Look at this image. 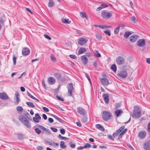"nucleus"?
I'll return each mask as SVG.
<instances>
[{
	"label": "nucleus",
	"mask_w": 150,
	"mask_h": 150,
	"mask_svg": "<svg viewBox=\"0 0 150 150\" xmlns=\"http://www.w3.org/2000/svg\"><path fill=\"white\" fill-rule=\"evenodd\" d=\"M18 118L20 121L26 127L28 128L31 127L30 122L22 115L19 116Z\"/></svg>",
	"instance_id": "obj_1"
},
{
	"label": "nucleus",
	"mask_w": 150,
	"mask_h": 150,
	"mask_svg": "<svg viewBox=\"0 0 150 150\" xmlns=\"http://www.w3.org/2000/svg\"><path fill=\"white\" fill-rule=\"evenodd\" d=\"M112 117L111 113L108 111H104L103 112L102 118L104 121H107Z\"/></svg>",
	"instance_id": "obj_2"
},
{
	"label": "nucleus",
	"mask_w": 150,
	"mask_h": 150,
	"mask_svg": "<svg viewBox=\"0 0 150 150\" xmlns=\"http://www.w3.org/2000/svg\"><path fill=\"white\" fill-rule=\"evenodd\" d=\"M101 16L105 19H109L112 16V13L111 12L106 11H103L101 13Z\"/></svg>",
	"instance_id": "obj_3"
},
{
	"label": "nucleus",
	"mask_w": 150,
	"mask_h": 150,
	"mask_svg": "<svg viewBox=\"0 0 150 150\" xmlns=\"http://www.w3.org/2000/svg\"><path fill=\"white\" fill-rule=\"evenodd\" d=\"M67 88L68 92L67 94L69 96H71L72 92L74 90V88L73 87V84L72 83H70L68 84Z\"/></svg>",
	"instance_id": "obj_4"
},
{
	"label": "nucleus",
	"mask_w": 150,
	"mask_h": 150,
	"mask_svg": "<svg viewBox=\"0 0 150 150\" xmlns=\"http://www.w3.org/2000/svg\"><path fill=\"white\" fill-rule=\"evenodd\" d=\"M117 75L122 79L126 78L127 75V71L125 70H122L117 73Z\"/></svg>",
	"instance_id": "obj_5"
},
{
	"label": "nucleus",
	"mask_w": 150,
	"mask_h": 150,
	"mask_svg": "<svg viewBox=\"0 0 150 150\" xmlns=\"http://www.w3.org/2000/svg\"><path fill=\"white\" fill-rule=\"evenodd\" d=\"M141 112L139 110H134L133 112L132 117L134 118H139L141 116Z\"/></svg>",
	"instance_id": "obj_6"
},
{
	"label": "nucleus",
	"mask_w": 150,
	"mask_h": 150,
	"mask_svg": "<svg viewBox=\"0 0 150 150\" xmlns=\"http://www.w3.org/2000/svg\"><path fill=\"white\" fill-rule=\"evenodd\" d=\"M125 61V59L122 56H119L117 57L116 59V62L119 65H121L123 64Z\"/></svg>",
	"instance_id": "obj_7"
},
{
	"label": "nucleus",
	"mask_w": 150,
	"mask_h": 150,
	"mask_svg": "<svg viewBox=\"0 0 150 150\" xmlns=\"http://www.w3.org/2000/svg\"><path fill=\"white\" fill-rule=\"evenodd\" d=\"M87 40L85 38L81 37L79 38L78 39V44L82 46L86 43L87 42Z\"/></svg>",
	"instance_id": "obj_8"
},
{
	"label": "nucleus",
	"mask_w": 150,
	"mask_h": 150,
	"mask_svg": "<svg viewBox=\"0 0 150 150\" xmlns=\"http://www.w3.org/2000/svg\"><path fill=\"white\" fill-rule=\"evenodd\" d=\"M15 98H14V103L16 104H18L19 103L20 99H19V94L18 92H16L15 95Z\"/></svg>",
	"instance_id": "obj_9"
},
{
	"label": "nucleus",
	"mask_w": 150,
	"mask_h": 150,
	"mask_svg": "<svg viewBox=\"0 0 150 150\" xmlns=\"http://www.w3.org/2000/svg\"><path fill=\"white\" fill-rule=\"evenodd\" d=\"M137 45L139 47H143L145 45V42L144 39H139L137 42Z\"/></svg>",
	"instance_id": "obj_10"
},
{
	"label": "nucleus",
	"mask_w": 150,
	"mask_h": 150,
	"mask_svg": "<svg viewBox=\"0 0 150 150\" xmlns=\"http://www.w3.org/2000/svg\"><path fill=\"white\" fill-rule=\"evenodd\" d=\"M101 83L104 86H107L108 85L109 81L106 78L100 79Z\"/></svg>",
	"instance_id": "obj_11"
},
{
	"label": "nucleus",
	"mask_w": 150,
	"mask_h": 150,
	"mask_svg": "<svg viewBox=\"0 0 150 150\" xmlns=\"http://www.w3.org/2000/svg\"><path fill=\"white\" fill-rule=\"evenodd\" d=\"M144 148L145 150H150V141H147L144 143Z\"/></svg>",
	"instance_id": "obj_12"
},
{
	"label": "nucleus",
	"mask_w": 150,
	"mask_h": 150,
	"mask_svg": "<svg viewBox=\"0 0 150 150\" xmlns=\"http://www.w3.org/2000/svg\"><path fill=\"white\" fill-rule=\"evenodd\" d=\"M77 111L80 115H84L86 113L85 110L83 108L80 107H78L77 108Z\"/></svg>",
	"instance_id": "obj_13"
},
{
	"label": "nucleus",
	"mask_w": 150,
	"mask_h": 150,
	"mask_svg": "<svg viewBox=\"0 0 150 150\" xmlns=\"http://www.w3.org/2000/svg\"><path fill=\"white\" fill-rule=\"evenodd\" d=\"M47 81L50 85L54 84L56 81L55 79L53 77H49L47 79Z\"/></svg>",
	"instance_id": "obj_14"
},
{
	"label": "nucleus",
	"mask_w": 150,
	"mask_h": 150,
	"mask_svg": "<svg viewBox=\"0 0 150 150\" xmlns=\"http://www.w3.org/2000/svg\"><path fill=\"white\" fill-rule=\"evenodd\" d=\"M103 98L105 102L107 104L109 102V94H104L103 95Z\"/></svg>",
	"instance_id": "obj_15"
},
{
	"label": "nucleus",
	"mask_w": 150,
	"mask_h": 150,
	"mask_svg": "<svg viewBox=\"0 0 150 150\" xmlns=\"http://www.w3.org/2000/svg\"><path fill=\"white\" fill-rule=\"evenodd\" d=\"M0 98L4 100H7L8 99V97L5 93H0Z\"/></svg>",
	"instance_id": "obj_16"
},
{
	"label": "nucleus",
	"mask_w": 150,
	"mask_h": 150,
	"mask_svg": "<svg viewBox=\"0 0 150 150\" xmlns=\"http://www.w3.org/2000/svg\"><path fill=\"white\" fill-rule=\"evenodd\" d=\"M138 38V36L137 35H134L131 36L129 38V40L132 42H135Z\"/></svg>",
	"instance_id": "obj_17"
},
{
	"label": "nucleus",
	"mask_w": 150,
	"mask_h": 150,
	"mask_svg": "<svg viewBox=\"0 0 150 150\" xmlns=\"http://www.w3.org/2000/svg\"><path fill=\"white\" fill-rule=\"evenodd\" d=\"M30 51L29 49L26 48L23 49L22 51V54L24 56H26L29 54Z\"/></svg>",
	"instance_id": "obj_18"
},
{
	"label": "nucleus",
	"mask_w": 150,
	"mask_h": 150,
	"mask_svg": "<svg viewBox=\"0 0 150 150\" xmlns=\"http://www.w3.org/2000/svg\"><path fill=\"white\" fill-rule=\"evenodd\" d=\"M146 135V133L144 131H141L138 134L139 137L142 139H144Z\"/></svg>",
	"instance_id": "obj_19"
},
{
	"label": "nucleus",
	"mask_w": 150,
	"mask_h": 150,
	"mask_svg": "<svg viewBox=\"0 0 150 150\" xmlns=\"http://www.w3.org/2000/svg\"><path fill=\"white\" fill-rule=\"evenodd\" d=\"M35 117H33L34 121L36 122H39V120H40L41 117L38 114H36L35 115Z\"/></svg>",
	"instance_id": "obj_20"
},
{
	"label": "nucleus",
	"mask_w": 150,
	"mask_h": 150,
	"mask_svg": "<svg viewBox=\"0 0 150 150\" xmlns=\"http://www.w3.org/2000/svg\"><path fill=\"white\" fill-rule=\"evenodd\" d=\"M81 59L83 61V63L86 64L88 62V59L85 55H83L81 57Z\"/></svg>",
	"instance_id": "obj_21"
},
{
	"label": "nucleus",
	"mask_w": 150,
	"mask_h": 150,
	"mask_svg": "<svg viewBox=\"0 0 150 150\" xmlns=\"http://www.w3.org/2000/svg\"><path fill=\"white\" fill-rule=\"evenodd\" d=\"M86 51V49L85 48H81L79 50L78 53L80 54L85 52Z\"/></svg>",
	"instance_id": "obj_22"
},
{
	"label": "nucleus",
	"mask_w": 150,
	"mask_h": 150,
	"mask_svg": "<svg viewBox=\"0 0 150 150\" xmlns=\"http://www.w3.org/2000/svg\"><path fill=\"white\" fill-rule=\"evenodd\" d=\"M115 114L116 116L117 117H118L120 116V114H122L123 112L122 110H118L115 111Z\"/></svg>",
	"instance_id": "obj_23"
},
{
	"label": "nucleus",
	"mask_w": 150,
	"mask_h": 150,
	"mask_svg": "<svg viewBox=\"0 0 150 150\" xmlns=\"http://www.w3.org/2000/svg\"><path fill=\"white\" fill-rule=\"evenodd\" d=\"M96 127L99 130L102 131H104V128L100 124H97L96 125Z\"/></svg>",
	"instance_id": "obj_24"
},
{
	"label": "nucleus",
	"mask_w": 150,
	"mask_h": 150,
	"mask_svg": "<svg viewBox=\"0 0 150 150\" xmlns=\"http://www.w3.org/2000/svg\"><path fill=\"white\" fill-rule=\"evenodd\" d=\"M60 147L61 148L64 149L66 147V146L64 142L61 141L60 143Z\"/></svg>",
	"instance_id": "obj_25"
},
{
	"label": "nucleus",
	"mask_w": 150,
	"mask_h": 150,
	"mask_svg": "<svg viewBox=\"0 0 150 150\" xmlns=\"http://www.w3.org/2000/svg\"><path fill=\"white\" fill-rule=\"evenodd\" d=\"M131 33L129 31L126 32L124 35V37L126 38H127L131 34Z\"/></svg>",
	"instance_id": "obj_26"
},
{
	"label": "nucleus",
	"mask_w": 150,
	"mask_h": 150,
	"mask_svg": "<svg viewBox=\"0 0 150 150\" xmlns=\"http://www.w3.org/2000/svg\"><path fill=\"white\" fill-rule=\"evenodd\" d=\"M26 104L30 107L34 108L35 107V105L32 103L27 102L26 103Z\"/></svg>",
	"instance_id": "obj_27"
},
{
	"label": "nucleus",
	"mask_w": 150,
	"mask_h": 150,
	"mask_svg": "<svg viewBox=\"0 0 150 150\" xmlns=\"http://www.w3.org/2000/svg\"><path fill=\"white\" fill-rule=\"evenodd\" d=\"M58 137L60 139L64 140H68L69 139V138L65 137H63L60 134H59L58 136Z\"/></svg>",
	"instance_id": "obj_28"
},
{
	"label": "nucleus",
	"mask_w": 150,
	"mask_h": 150,
	"mask_svg": "<svg viewBox=\"0 0 150 150\" xmlns=\"http://www.w3.org/2000/svg\"><path fill=\"white\" fill-rule=\"evenodd\" d=\"M111 69L114 72L116 71L117 69L116 67L115 64H113L111 66Z\"/></svg>",
	"instance_id": "obj_29"
},
{
	"label": "nucleus",
	"mask_w": 150,
	"mask_h": 150,
	"mask_svg": "<svg viewBox=\"0 0 150 150\" xmlns=\"http://www.w3.org/2000/svg\"><path fill=\"white\" fill-rule=\"evenodd\" d=\"M54 3L52 0H49L48 3V6L50 7H51L54 6Z\"/></svg>",
	"instance_id": "obj_30"
},
{
	"label": "nucleus",
	"mask_w": 150,
	"mask_h": 150,
	"mask_svg": "<svg viewBox=\"0 0 150 150\" xmlns=\"http://www.w3.org/2000/svg\"><path fill=\"white\" fill-rule=\"evenodd\" d=\"M107 6H105L104 4H101L99 7L97 9V11H99L101 9L105 8Z\"/></svg>",
	"instance_id": "obj_31"
},
{
	"label": "nucleus",
	"mask_w": 150,
	"mask_h": 150,
	"mask_svg": "<svg viewBox=\"0 0 150 150\" xmlns=\"http://www.w3.org/2000/svg\"><path fill=\"white\" fill-rule=\"evenodd\" d=\"M62 22L64 23L69 24L70 23V22L69 21V19H63L62 20Z\"/></svg>",
	"instance_id": "obj_32"
},
{
	"label": "nucleus",
	"mask_w": 150,
	"mask_h": 150,
	"mask_svg": "<svg viewBox=\"0 0 150 150\" xmlns=\"http://www.w3.org/2000/svg\"><path fill=\"white\" fill-rule=\"evenodd\" d=\"M94 54L97 57H101L100 54L97 51H95V52H94Z\"/></svg>",
	"instance_id": "obj_33"
},
{
	"label": "nucleus",
	"mask_w": 150,
	"mask_h": 150,
	"mask_svg": "<svg viewBox=\"0 0 150 150\" xmlns=\"http://www.w3.org/2000/svg\"><path fill=\"white\" fill-rule=\"evenodd\" d=\"M18 112H22L23 111V108L21 106H18L16 108Z\"/></svg>",
	"instance_id": "obj_34"
},
{
	"label": "nucleus",
	"mask_w": 150,
	"mask_h": 150,
	"mask_svg": "<svg viewBox=\"0 0 150 150\" xmlns=\"http://www.w3.org/2000/svg\"><path fill=\"white\" fill-rule=\"evenodd\" d=\"M80 13L82 17L86 18H87V17L86 16L85 13L83 12H80Z\"/></svg>",
	"instance_id": "obj_35"
},
{
	"label": "nucleus",
	"mask_w": 150,
	"mask_h": 150,
	"mask_svg": "<svg viewBox=\"0 0 150 150\" xmlns=\"http://www.w3.org/2000/svg\"><path fill=\"white\" fill-rule=\"evenodd\" d=\"M119 26L116 28L114 30V33L115 34H117L118 33L119 31Z\"/></svg>",
	"instance_id": "obj_36"
},
{
	"label": "nucleus",
	"mask_w": 150,
	"mask_h": 150,
	"mask_svg": "<svg viewBox=\"0 0 150 150\" xmlns=\"http://www.w3.org/2000/svg\"><path fill=\"white\" fill-rule=\"evenodd\" d=\"M120 131H119V130H117L115 133H114L113 134V137H115V135L116 136H118V135H119V134H120Z\"/></svg>",
	"instance_id": "obj_37"
},
{
	"label": "nucleus",
	"mask_w": 150,
	"mask_h": 150,
	"mask_svg": "<svg viewBox=\"0 0 150 150\" xmlns=\"http://www.w3.org/2000/svg\"><path fill=\"white\" fill-rule=\"evenodd\" d=\"M93 26L96 27H98L99 28H100L102 29H104L105 28H107V27L106 26H103L102 25H93Z\"/></svg>",
	"instance_id": "obj_38"
},
{
	"label": "nucleus",
	"mask_w": 150,
	"mask_h": 150,
	"mask_svg": "<svg viewBox=\"0 0 150 150\" xmlns=\"http://www.w3.org/2000/svg\"><path fill=\"white\" fill-rule=\"evenodd\" d=\"M81 121L83 123L86 122L87 121V118L86 117H84L81 120Z\"/></svg>",
	"instance_id": "obj_39"
},
{
	"label": "nucleus",
	"mask_w": 150,
	"mask_h": 150,
	"mask_svg": "<svg viewBox=\"0 0 150 150\" xmlns=\"http://www.w3.org/2000/svg\"><path fill=\"white\" fill-rule=\"evenodd\" d=\"M46 143L50 145H52L53 144H54V142L53 141H46Z\"/></svg>",
	"instance_id": "obj_40"
},
{
	"label": "nucleus",
	"mask_w": 150,
	"mask_h": 150,
	"mask_svg": "<svg viewBox=\"0 0 150 150\" xmlns=\"http://www.w3.org/2000/svg\"><path fill=\"white\" fill-rule=\"evenodd\" d=\"M84 148H90L91 147V145L90 144L88 143H86L85 144V145H84Z\"/></svg>",
	"instance_id": "obj_41"
},
{
	"label": "nucleus",
	"mask_w": 150,
	"mask_h": 150,
	"mask_svg": "<svg viewBox=\"0 0 150 150\" xmlns=\"http://www.w3.org/2000/svg\"><path fill=\"white\" fill-rule=\"evenodd\" d=\"M118 26L120 28L121 30H122L124 29V28L126 26L123 24H120Z\"/></svg>",
	"instance_id": "obj_42"
},
{
	"label": "nucleus",
	"mask_w": 150,
	"mask_h": 150,
	"mask_svg": "<svg viewBox=\"0 0 150 150\" xmlns=\"http://www.w3.org/2000/svg\"><path fill=\"white\" fill-rule=\"evenodd\" d=\"M35 132L38 134H39L41 132V131L38 128H36L35 129Z\"/></svg>",
	"instance_id": "obj_43"
},
{
	"label": "nucleus",
	"mask_w": 150,
	"mask_h": 150,
	"mask_svg": "<svg viewBox=\"0 0 150 150\" xmlns=\"http://www.w3.org/2000/svg\"><path fill=\"white\" fill-rule=\"evenodd\" d=\"M55 77L58 79H59L61 77L60 74L59 73H56L55 74Z\"/></svg>",
	"instance_id": "obj_44"
},
{
	"label": "nucleus",
	"mask_w": 150,
	"mask_h": 150,
	"mask_svg": "<svg viewBox=\"0 0 150 150\" xmlns=\"http://www.w3.org/2000/svg\"><path fill=\"white\" fill-rule=\"evenodd\" d=\"M96 36L97 39L98 40H100L102 38V37L98 34H96Z\"/></svg>",
	"instance_id": "obj_45"
},
{
	"label": "nucleus",
	"mask_w": 150,
	"mask_h": 150,
	"mask_svg": "<svg viewBox=\"0 0 150 150\" xmlns=\"http://www.w3.org/2000/svg\"><path fill=\"white\" fill-rule=\"evenodd\" d=\"M104 32L105 33L107 34L108 36H110V35L111 34H110V30H105L104 31Z\"/></svg>",
	"instance_id": "obj_46"
},
{
	"label": "nucleus",
	"mask_w": 150,
	"mask_h": 150,
	"mask_svg": "<svg viewBox=\"0 0 150 150\" xmlns=\"http://www.w3.org/2000/svg\"><path fill=\"white\" fill-rule=\"evenodd\" d=\"M13 64L15 65L16 63V58L14 55H13Z\"/></svg>",
	"instance_id": "obj_47"
},
{
	"label": "nucleus",
	"mask_w": 150,
	"mask_h": 150,
	"mask_svg": "<svg viewBox=\"0 0 150 150\" xmlns=\"http://www.w3.org/2000/svg\"><path fill=\"white\" fill-rule=\"evenodd\" d=\"M54 117L56 120H58L59 122H61V123L62 122V119H61L59 118V117H57V116H54Z\"/></svg>",
	"instance_id": "obj_48"
},
{
	"label": "nucleus",
	"mask_w": 150,
	"mask_h": 150,
	"mask_svg": "<svg viewBox=\"0 0 150 150\" xmlns=\"http://www.w3.org/2000/svg\"><path fill=\"white\" fill-rule=\"evenodd\" d=\"M69 144L71 147L72 148H74L76 146V145L75 144H73L72 143H70Z\"/></svg>",
	"instance_id": "obj_49"
},
{
	"label": "nucleus",
	"mask_w": 150,
	"mask_h": 150,
	"mask_svg": "<svg viewBox=\"0 0 150 150\" xmlns=\"http://www.w3.org/2000/svg\"><path fill=\"white\" fill-rule=\"evenodd\" d=\"M60 133L62 134H64L65 133V130L63 128H61L60 129Z\"/></svg>",
	"instance_id": "obj_50"
},
{
	"label": "nucleus",
	"mask_w": 150,
	"mask_h": 150,
	"mask_svg": "<svg viewBox=\"0 0 150 150\" xmlns=\"http://www.w3.org/2000/svg\"><path fill=\"white\" fill-rule=\"evenodd\" d=\"M44 36L45 38L49 40H50L51 39V38L50 37L46 34H44Z\"/></svg>",
	"instance_id": "obj_51"
},
{
	"label": "nucleus",
	"mask_w": 150,
	"mask_h": 150,
	"mask_svg": "<svg viewBox=\"0 0 150 150\" xmlns=\"http://www.w3.org/2000/svg\"><path fill=\"white\" fill-rule=\"evenodd\" d=\"M50 57L51 59L54 62H55L56 61V59L52 54L50 56Z\"/></svg>",
	"instance_id": "obj_52"
},
{
	"label": "nucleus",
	"mask_w": 150,
	"mask_h": 150,
	"mask_svg": "<svg viewBox=\"0 0 150 150\" xmlns=\"http://www.w3.org/2000/svg\"><path fill=\"white\" fill-rule=\"evenodd\" d=\"M50 129L52 130L54 132H56L57 131V129L54 127H51L50 128Z\"/></svg>",
	"instance_id": "obj_53"
},
{
	"label": "nucleus",
	"mask_w": 150,
	"mask_h": 150,
	"mask_svg": "<svg viewBox=\"0 0 150 150\" xmlns=\"http://www.w3.org/2000/svg\"><path fill=\"white\" fill-rule=\"evenodd\" d=\"M42 109L46 112H47L49 111V109L46 107H42Z\"/></svg>",
	"instance_id": "obj_54"
},
{
	"label": "nucleus",
	"mask_w": 150,
	"mask_h": 150,
	"mask_svg": "<svg viewBox=\"0 0 150 150\" xmlns=\"http://www.w3.org/2000/svg\"><path fill=\"white\" fill-rule=\"evenodd\" d=\"M27 94L28 96H29L31 98H32L33 99L34 98V97L32 95H31L29 92H27Z\"/></svg>",
	"instance_id": "obj_55"
},
{
	"label": "nucleus",
	"mask_w": 150,
	"mask_h": 150,
	"mask_svg": "<svg viewBox=\"0 0 150 150\" xmlns=\"http://www.w3.org/2000/svg\"><path fill=\"white\" fill-rule=\"evenodd\" d=\"M70 57V58L74 59H76V55L73 54H71L69 55Z\"/></svg>",
	"instance_id": "obj_56"
},
{
	"label": "nucleus",
	"mask_w": 150,
	"mask_h": 150,
	"mask_svg": "<svg viewBox=\"0 0 150 150\" xmlns=\"http://www.w3.org/2000/svg\"><path fill=\"white\" fill-rule=\"evenodd\" d=\"M56 97L58 100H61V101H63L64 100L62 98H60L59 96H58L57 95L56 96Z\"/></svg>",
	"instance_id": "obj_57"
},
{
	"label": "nucleus",
	"mask_w": 150,
	"mask_h": 150,
	"mask_svg": "<svg viewBox=\"0 0 150 150\" xmlns=\"http://www.w3.org/2000/svg\"><path fill=\"white\" fill-rule=\"evenodd\" d=\"M124 126H122L120 127L118 130L119 131H120V132L121 131L124 129Z\"/></svg>",
	"instance_id": "obj_58"
},
{
	"label": "nucleus",
	"mask_w": 150,
	"mask_h": 150,
	"mask_svg": "<svg viewBox=\"0 0 150 150\" xmlns=\"http://www.w3.org/2000/svg\"><path fill=\"white\" fill-rule=\"evenodd\" d=\"M130 19L131 20L133 21H134V23H135V22H134V21L135 20H136V18H135V17L134 16H132L130 18Z\"/></svg>",
	"instance_id": "obj_59"
},
{
	"label": "nucleus",
	"mask_w": 150,
	"mask_h": 150,
	"mask_svg": "<svg viewBox=\"0 0 150 150\" xmlns=\"http://www.w3.org/2000/svg\"><path fill=\"white\" fill-rule=\"evenodd\" d=\"M48 121L50 123H52L54 122L52 118H49Z\"/></svg>",
	"instance_id": "obj_60"
},
{
	"label": "nucleus",
	"mask_w": 150,
	"mask_h": 150,
	"mask_svg": "<svg viewBox=\"0 0 150 150\" xmlns=\"http://www.w3.org/2000/svg\"><path fill=\"white\" fill-rule=\"evenodd\" d=\"M37 149L38 150H42L43 149V148L42 146H39L37 147Z\"/></svg>",
	"instance_id": "obj_61"
},
{
	"label": "nucleus",
	"mask_w": 150,
	"mask_h": 150,
	"mask_svg": "<svg viewBox=\"0 0 150 150\" xmlns=\"http://www.w3.org/2000/svg\"><path fill=\"white\" fill-rule=\"evenodd\" d=\"M38 127H40V128L43 129V130H45L46 129L44 127L40 125H38Z\"/></svg>",
	"instance_id": "obj_62"
},
{
	"label": "nucleus",
	"mask_w": 150,
	"mask_h": 150,
	"mask_svg": "<svg viewBox=\"0 0 150 150\" xmlns=\"http://www.w3.org/2000/svg\"><path fill=\"white\" fill-rule=\"evenodd\" d=\"M84 148V146H79L77 148V150H82Z\"/></svg>",
	"instance_id": "obj_63"
},
{
	"label": "nucleus",
	"mask_w": 150,
	"mask_h": 150,
	"mask_svg": "<svg viewBox=\"0 0 150 150\" xmlns=\"http://www.w3.org/2000/svg\"><path fill=\"white\" fill-rule=\"evenodd\" d=\"M146 62L148 64H150V58H147L146 59Z\"/></svg>",
	"instance_id": "obj_64"
}]
</instances>
